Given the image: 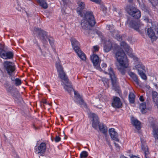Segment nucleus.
Wrapping results in <instances>:
<instances>
[{"label": "nucleus", "mask_w": 158, "mask_h": 158, "mask_svg": "<svg viewBox=\"0 0 158 158\" xmlns=\"http://www.w3.org/2000/svg\"><path fill=\"white\" fill-rule=\"evenodd\" d=\"M153 135L156 139H158V127H153Z\"/></svg>", "instance_id": "393cba45"}, {"label": "nucleus", "mask_w": 158, "mask_h": 158, "mask_svg": "<svg viewBox=\"0 0 158 158\" xmlns=\"http://www.w3.org/2000/svg\"><path fill=\"white\" fill-rule=\"evenodd\" d=\"M7 93H11V91L13 89V88L11 86L6 88Z\"/></svg>", "instance_id": "c9c22d12"}, {"label": "nucleus", "mask_w": 158, "mask_h": 158, "mask_svg": "<svg viewBox=\"0 0 158 158\" xmlns=\"http://www.w3.org/2000/svg\"><path fill=\"white\" fill-rule=\"evenodd\" d=\"M154 30L156 31V33H158V25H157L156 26Z\"/></svg>", "instance_id": "a18cd8bd"}, {"label": "nucleus", "mask_w": 158, "mask_h": 158, "mask_svg": "<svg viewBox=\"0 0 158 158\" xmlns=\"http://www.w3.org/2000/svg\"><path fill=\"white\" fill-rule=\"evenodd\" d=\"M4 68L9 77L14 76L15 73L16 68L14 64L9 61H5L3 64Z\"/></svg>", "instance_id": "423d86ee"}, {"label": "nucleus", "mask_w": 158, "mask_h": 158, "mask_svg": "<svg viewBox=\"0 0 158 158\" xmlns=\"http://www.w3.org/2000/svg\"><path fill=\"white\" fill-rule=\"evenodd\" d=\"M140 109L143 113H145V110L146 109V105L145 103H142L140 105Z\"/></svg>", "instance_id": "c756f323"}, {"label": "nucleus", "mask_w": 158, "mask_h": 158, "mask_svg": "<svg viewBox=\"0 0 158 158\" xmlns=\"http://www.w3.org/2000/svg\"><path fill=\"white\" fill-rule=\"evenodd\" d=\"M91 116L93 118L92 127L95 129L97 128L99 124L98 118L97 115L94 113L91 114Z\"/></svg>", "instance_id": "dca6fc26"}, {"label": "nucleus", "mask_w": 158, "mask_h": 158, "mask_svg": "<svg viewBox=\"0 0 158 158\" xmlns=\"http://www.w3.org/2000/svg\"><path fill=\"white\" fill-rule=\"evenodd\" d=\"M47 149L46 144L45 143H41L40 145L37 147L38 152L37 154H40V156H44Z\"/></svg>", "instance_id": "f8f14e48"}, {"label": "nucleus", "mask_w": 158, "mask_h": 158, "mask_svg": "<svg viewBox=\"0 0 158 158\" xmlns=\"http://www.w3.org/2000/svg\"><path fill=\"white\" fill-rule=\"evenodd\" d=\"M109 132L112 139L116 141L119 142V139L118 138V133L115 131V129L111 128L109 129Z\"/></svg>", "instance_id": "ddd939ff"}, {"label": "nucleus", "mask_w": 158, "mask_h": 158, "mask_svg": "<svg viewBox=\"0 0 158 158\" xmlns=\"http://www.w3.org/2000/svg\"><path fill=\"white\" fill-rule=\"evenodd\" d=\"M77 4L78 6L77 8V12L81 17H82L83 15L84 16V19L81 21V25L82 28L85 30H92L96 23L93 13L87 11L84 14L83 10L85 6V2H79Z\"/></svg>", "instance_id": "f257e3e1"}, {"label": "nucleus", "mask_w": 158, "mask_h": 158, "mask_svg": "<svg viewBox=\"0 0 158 158\" xmlns=\"http://www.w3.org/2000/svg\"><path fill=\"white\" fill-rule=\"evenodd\" d=\"M34 31L38 33V37L41 40L43 44L48 43L46 38H48V35L46 31L39 28H35Z\"/></svg>", "instance_id": "0eeeda50"}, {"label": "nucleus", "mask_w": 158, "mask_h": 158, "mask_svg": "<svg viewBox=\"0 0 158 158\" xmlns=\"http://www.w3.org/2000/svg\"><path fill=\"white\" fill-rule=\"evenodd\" d=\"M128 2L130 3H132L133 2V0H127Z\"/></svg>", "instance_id": "3c124183"}, {"label": "nucleus", "mask_w": 158, "mask_h": 158, "mask_svg": "<svg viewBox=\"0 0 158 158\" xmlns=\"http://www.w3.org/2000/svg\"><path fill=\"white\" fill-rule=\"evenodd\" d=\"M118 69L122 75H124L125 74L126 70L125 69L122 68H119Z\"/></svg>", "instance_id": "72a5a7b5"}, {"label": "nucleus", "mask_w": 158, "mask_h": 158, "mask_svg": "<svg viewBox=\"0 0 158 158\" xmlns=\"http://www.w3.org/2000/svg\"><path fill=\"white\" fill-rule=\"evenodd\" d=\"M142 149L143 151L144 152L145 155H148L149 152L148 146L145 145H142Z\"/></svg>", "instance_id": "a878e982"}, {"label": "nucleus", "mask_w": 158, "mask_h": 158, "mask_svg": "<svg viewBox=\"0 0 158 158\" xmlns=\"http://www.w3.org/2000/svg\"><path fill=\"white\" fill-rule=\"evenodd\" d=\"M120 45L124 49L127 54L129 53V54H128L130 57L132 58L135 61H138L139 59L137 57L135 56L133 54L130 53L131 52V49L126 42L124 41L121 42L120 43Z\"/></svg>", "instance_id": "1a4fd4ad"}, {"label": "nucleus", "mask_w": 158, "mask_h": 158, "mask_svg": "<svg viewBox=\"0 0 158 158\" xmlns=\"http://www.w3.org/2000/svg\"><path fill=\"white\" fill-rule=\"evenodd\" d=\"M114 144L115 145V146L118 149H119L120 148V146H119V144L115 142L114 143Z\"/></svg>", "instance_id": "c03bdc74"}, {"label": "nucleus", "mask_w": 158, "mask_h": 158, "mask_svg": "<svg viewBox=\"0 0 158 158\" xmlns=\"http://www.w3.org/2000/svg\"><path fill=\"white\" fill-rule=\"evenodd\" d=\"M37 2L40 6L43 8L46 9L48 7V6L46 0H36Z\"/></svg>", "instance_id": "412c9836"}, {"label": "nucleus", "mask_w": 158, "mask_h": 158, "mask_svg": "<svg viewBox=\"0 0 158 158\" xmlns=\"http://www.w3.org/2000/svg\"><path fill=\"white\" fill-rule=\"evenodd\" d=\"M147 33L152 42L156 41L157 39V37L155 35V32L151 27L147 29Z\"/></svg>", "instance_id": "4468645a"}, {"label": "nucleus", "mask_w": 158, "mask_h": 158, "mask_svg": "<svg viewBox=\"0 0 158 158\" xmlns=\"http://www.w3.org/2000/svg\"><path fill=\"white\" fill-rule=\"evenodd\" d=\"M74 94L76 95V98L78 99L79 100H78V103L80 105H83L85 106H86V104L84 100L79 94L77 93L75 91Z\"/></svg>", "instance_id": "6ab92c4d"}, {"label": "nucleus", "mask_w": 158, "mask_h": 158, "mask_svg": "<svg viewBox=\"0 0 158 158\" xmlns=\"http://www.w3.org/2000/svg\"><path fill=\"white\" fill-rule=\"evenodd\" d=\"M111 105L115 108H120L122 107V103L120 99L118 97L114 96L112 101Z\"/></svg>", "instance_id": "9b49d317"}, {"label": "nucleus", "mask_w": 158, "mask_h": 158, "mask_svg": "<svg viewBox=\"0 0 158 158\" xmlns=\"http://www.w3.org/2000/svg\"><path fill=\"white\" fill-rule=\"evenodd\" d=\"M158 96V93L156 91H154L152 93V96L153 100V98L156 97H157Z\"/></svg>", "instance_id": "e433bc0d"}, {"label": "nucleus", "mask_w": 158, "mask_h": 158, "mask_svg": "<svg viewBox=\"0 0 158 158\" xmlns=\"http://www.w3.org/2000/svg\"><path fill=\"white\" fill-rule=\"evenodd\" d=\"M91 1L95 2L96 3H100L101 0H90Z\"/></svg>", "instance_id": "a19ab883"}, {"label": "nucleus", "mask_w": 158, "mask_h": 158, "mask_svg": "<svg viewBox=\"0 0 158 158\" xmlns=\"http://www.w3.org/2000/svg\"><path fill=\"white\" fill-rule=\"evenodd\" d=\"M100 130L103 134H106L107 132V128L106 126L103 125V124H100L98 125Z\"/></svg>", "instance_id": "5701e85b"}, {"label": "nucleus", "mask_w": 158, "mask_h": 158, "mask_svg": "<svg viewBox=\"0 0 158 158\" xmlns=\"http://www.w3.org/2000/svg\"><path fill=\"white\" fill-rule=\"evenodd\" d=\"M156 35H157V36H156L157 38L158 39V33H156Z\"/></svg>", "instance_id": "864d4df0"}, {"label": "nucleus", "mask_w": 158, "mask_h": 158, "mask_svg": "<svg viewBox=\"0 0 158 158\" xmlns=\"http://www.w3.org/2000/svg\"><path fill=\"white\" fill-rule=\"evenodd\" d=\"M42 102H43L44 104H47V101L46 99H43L42 101Z\"/></svg>", "instance_id": "de8ad7c7"}, {"label": "nucleus", "mask_w": 158, "mask_h": 158, "mask_svg": "<svg viewBox=\"0 0 158 158\" xmlns=\"http://www.w3.org/2000/svg\"><path fill=\"white\" fill-rule=\"evenodd\" d=\"M90 58L94 65L96 68L98 69H101L100 66L101 60L98 56L94 53L91 56Z\"/></svg>", "instance_id": "9d476101"}, {"label": "nucleus", "mask_w": 158, "mask_h": 158, "mask_svg": "<svg viewBox=\"0 0 158 158\" xmlns=\"http://www.w3.org/2000/svg\"><path fill=\"white\" fill-rule=\"evenodd\" d=\"M58 73L59 76L61 79L63 80L66 83L68 82L69 80L64 71Z\"/></svg>", "instance_id": "4be33fe9"}, {"label": "nucleus", "mask_w": 158, "mask_h": 158, "mask_svg": "<svg viewBox=\"0 0 158 158\" xmlns=\"http://www.w3.org/2000/svg\"><path fill=\"white\" fill-rule=\"evenodd\" d=\"M112 27L110 25H107L106 26V27L108 30H110L111 29V28Z\"/></svg>", "instance_id": "49530a36"}, {"label": "nucleus", "mask_w": 158, "mask_h": 158, "mask_svg": "<svg viewBox=\"0 0 158 158\" xmlns=\"http://www.w3.org/2000/svg\"><path fill=\"white\" fill-rule=\"evenodd\" d=\"M73 49L77 53L78 56L83 61H85L86 57L85 54L81 51L79 47L80 44L76 39L71 38L70 39Z\"/></svg>", "instance_id": "39448f33"}, {"label": "nucleus", "mask_w": 158, "mask_h": 158, "mask_svg": "<svg viewBox=\"0 0 158 158\" xmlns=\"http://www.w3.org/2000/svg\"><path fill=\"white\" fill-rule=\"evenodd\" d=\"M131 158H140L139 157H137L135 156H132L131 157Z\"/></svg>", "instance_id": "8fccbe9b"}, {"label": "nucleus", "mask_w": 158, "mask_h": 158, "mask_svg": "<svg viewBox=\"0 0 158 158\" xmlns=\"http://www.w3.org/2000/svg\"><path fill=\"white\" fill-rule=\"evenodd\" d=\"M109 74L110 78L113 89L117 93H119L120 91L118 80L111 67L108 69Z\"/></svg>", "instance_id": "20e7f679"}, {"label": "nucleus", "mask_w": 158, "mask_h": 158, "mask_svg": "<svg viewBox=\"0 0 158 158\" xmlns=\"http://www.w3.org/2000/svg\"><path fill=\"white\" fill-rule=\"evenodd\" d=\"M56 66L58 73L64 71L63 68L60 64L56 63Z\"/></svg>", "instance_id": "bb28decb"}, {"label": "nucleus", "mask_w": 158, "mask_h": 158, "mask_svg": "<svg viewBox=\"0 0 158 158\" xmlns=\"http://www.w3.org/2000/svg\"><path fill=\"white\" fill-rule=\"evenodd\" d=\"M47 38L48 39L49 43L52 47L54 45V40L53 37L52 36H48V38Z\"/></svg>", "instance_id": "cd10ccee"}, {"label": "nucleus", "mask_w": 158, "mask_h": 158, "mask_svg": "<svg viewBox=\"0 0 158 158\" xmlns=\"http://www.w3.org/2000/svg\"><path fill=\"white\" fill-rule=\"evenodd\" d=\"M127 13L133 17L135 19L129 18L126 24L129 26L139 32V27L141 26L140 21L139 20L141 16V13L140 10L136 7L131 6H127L125 8Z\"/></svg>", "instance_id": "f03ea898"}, {"label": "nucleus", "mask_w": 158, "mask_h": 158, "mask_svg": "<svg viewBox=\"0 0 158 158\" xmlns=\"http://www.w3.org/2000/svg\"><path fill=\"white\" fill-rule=\"evenodd\" d=\"M131 120V123L135 127L136 129L139 130L141 128V123L140 121L134 118H132Z\"/></svg>", "instance_id": "f3484780"}, {"label": "nucleus", "mask_w": 158, "mask_h": 158, "mask_svg": "<svg viewBox=\"0 0 158 158\" xmlns=\"http://www.w3.org/2000/svg\"><path fill=\"white\" fill-rule=\"evenodd\" d=\"M129 75L132 78L136 84L139 85V80L137 76L134 73L132 72H130L128 73Z\"/></svg>", "instance_id": "a211bd4d"}, {"label": "nucleus", "mask_w": 158, "mask_h": 158, "mask_svg": "<svg viewBox=\"0 0 158 158\" xmlns=\"http://www.w3.org/2000/svg\"><path fill=\"white\" fill-rule=\"evenodd\" d=\"M4 85L5 88H8L10 86L9 83V82L7 81L4 84Z\"/></svg>", "instance_id": "58836bf2"}, {"label": "nucleus", "mask_w": 158, "mask_h": 158, "mask_svg": "<svg viewBox=\"0 0 158 158\" xmlns=\"http://www.w3.org/2000/svg\"><path fill=\"white\" fill-rule=\"evenodd\" d=\"M139 99L140 101L141 102H143L144 101V99L143 96H140Z\"/></svg>", "instance_id": "37998d69"}, {"label": "nucleus", "mask_w": 158, "mask_h": 158, "mask_svg": "<svg viewBox=\"0 0 158 158\" xmlns=\"http://www.w3.org/2000/svg\"><path fill=\"white\" fill-rule=\"evenodd\" d=\"M61 140V138L58 136H56L55 139V141L56 142H59Z\"/></svg>", "instance_id": "4c0bfd02"}, {"label": "nucleus", "mask_w": 158, "mask_h": 158, "mask_svg": "<svg viewBox=\"0 0 158 158\" xmlns=\"http://www.w3.org/2000/svg\"><path fill=\"white\" fill-rule=\"evenodd\" d=\"M114 46L116 48L118 49L115 53V57L117 61L121 66L125 68H128L129 61L125 53L122 49H119V46L116 44H114Z\"/></svg>", "instance_id": "7ed1b4c3"}, {"label": "nucleus", "mask_w": 158, "mask_h": 158, "mask_svg": "<svg viewBox=\"0 0 158 158\" xmlns=\"http://www.w3.org/2000/svg\"><path fill=\"white\" fill-rule=\"evenodd\" d=\"M101 66L102 68H105L107 67V64L105 63H102Z\"/></svg>", "instance_id": "79ce46f5"}, {"label": "nucleus", "mask_w": 158, "mask_h": 158, "mask_svg": "<svg viewBox=\"0 0 158 158\" xmlns=\"http://www.w3.org/2000/svg\"><path fill=\"white\" fill-rule=\"evenodd\" d=\"M135 95L132 92H130L129 96L128 99L130 103L131 104L134 103L135 102Z\"/></svg>", "instance_id": "b1692460"}, {"label": "nucleus", "mask_w": 158, "mask_h": 158, "mask_svg": "<svg viewBox=\"0 0 158 158\" xmlns=\"http://www.w3.org/2000/svg\"><path fill=\"white\" fill-rule=\"evenodd\" d=\"M135 67L137 70L138 74L141 78L144 80H147V77L145 74L146 70L145 66L142 64H139L135 65Z\"/></svg>", "instance_id": "6e6552de"}, {"label": "nucleus", "mask_w": 158, "mask_h": 158, "mask_svg": "<svg viewBox=\"0 0 158 158\" xmlns=\"http://www.w3.org/2000/svg\"><path fill=\"white\" fill-rule=\"evenodd\" d=\"M116 38L119 41H120L122 40V37L120 36V35H119L118 34L117 35H116Z\"/></svg>", "instance_id": "ea45409f"}, {"label": "nucleus", "mask_w": 158, "mask_h": 158, "mask_svg": "<svg viewBox=\"0 0 158 158\" xmlns=\"http://www.w3.org/2000/svg\"><path fill=\"white\" fill-rule=\"evenodd\" d=\"M102 81L103 82L104 85L107 87H109V81L108 79L103 78L102 79Z\"/></svg>", "instance_id": "2f4dec72"}, {"label": "nucleus", "mask_w": 158, "mask_h": 158, "mask_svg": "<svg viewBox=\"0 0 158 158\" xmlns=\"http://www.w3.org/2000/svg\"><path fill=\"white\" fill-rule=\"evenodd\" d=\"M99 47L98 46H94L93 47V54L95 52H98L99 49Z\"/></svg>", "instance_id": "f704fd0d"}, {"label": "nucleus", "mask_w": 158, "mask_h": 158, "mask_svg": "<svg viewBox=\"0 0 158 158\" xmlns=\"http://www.w3.org/2000/svg\"><path fill=\"white\" fill-rule=\"evenodd\" d=\"M14 54L13 53L10 51L6 52L5 51L4 55H2V58L5 59H10L13 58Z\"/></svg>", "instance_id": "aec40b11"}, {"label": "nucleus", "mask_w": 158, "mask_h": 158, "mask_svg": "<svg viewBox=\"0 0 158 158\" xmlns=\"http://www.w3.org/2000/svg\"><path fill=\"white\" fill-rule=\"evenodd\" d=\"M145 158H150L148 156V155H145Z\"/></svg>", "instance_id": "603ef678"}, {"label": "nucleus", "mask_w": 158, "mask_h": 158, "mask_svg": "<svg viewBox=\"0 0 158 158\" xmlns=\"http://www.w3.org/2000/svg\"><path fill=\"white\" fill-rule=\"evenodd\" d=\"M22 84V81L19 78H16L15 79V85L16 86H19L20 85Z\"/></svg>", "instance_id": "473e14b6"}, {"label": "nucleus", "mask_w": 158, "mask_h": 158, "mask_svg": "<svg viewBox=\"0 0 158 158\" xmlns=\"http://www.w3.org/2000/svg\"><path fill=\"white\" fill-rule=\"evenodd\" d=\"M10 78L11 80L12 81H15V79L14 77H13L12 76L11 77H9Z\"/></svg>", "instance_id": "09e8293b"}, {"label": "nucleus", "mask_w": 158, "mask_h": 158, "mask_svg": "<svg viewBox=\"0 0 158 158\" xmlns=\"http://www.w3.org/2000/svg\"><path fill=\"white\" fill-rule=\"evenodd\" d=\"M112 43L110 39L106 40L104 46V49L105 52H109L112 48Z\"/></svg>", "instance_id": "2eb2a0df"}, {"label": "nucleus", "mask_w": 158, "mask_h": 158, "mask_svg": "<svg viewBox=\"0 0 158 158\" xmlns=\"http://www.w3.org/2000/svg\"><path fill=\"white\" fill-rule=\"evenodd\" d=\"M4 47L3 45L0 43V56L2 57V55H4L5 51L4 49Z\"/></svg>", "instance_id": "c85d7f7f"}, {"label": "nucleus", "mask_w": 158, "mask_h": 158, "mask_svg": "<svg viewBox=\"0 0 158 158\" xmlns=\"http://www.w3.org/2000/svg\"><path fill=\"white\" fill-rule=\"evenodd\" d=\"M88 156V153L86 151L82 152L80 154V158H86Z\"/></svg>", "instance_id": "7c9ffc66"}]
</instances>
